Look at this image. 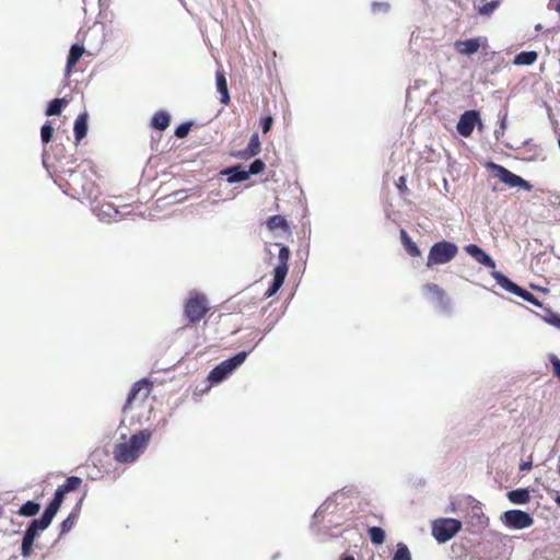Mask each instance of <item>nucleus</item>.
<instances>
[{
  "mask_svg": "<svg viewBox=\"0 0 560 560\" xmlns=\"http://www.w3.org/2000/svg\"><path fill=\"white\" fill-rule=\"evenodd\" d=\"M558 474H559V476H560V465H559V467H558Z\"/></svg>",
  "mask_w": 560,
  "mask_h": 560,
  "instance_id": "61",
  "label": "nucleus"
},
{
  "mask_svg": "<svg viewBox=\"0 0 560 560\" xmlns=\"http://www.w3.org/2000/svg\"><path fill=\"white\" fill-rule=\"evenodd\" d=\"M34 547L35 545L33 544L30 545L28 542L21 541V556L24 559H28L34 552Z\"/></svg>",
  "mask_w": 560,
  "mask_h": 560,
  "instance_id": "50",
  "label": "nucleus"
},
{
  "mask_svg": "<svg viewBox=\"0 0 560 560\" xmlns=\"http://www.w3.org/2000/svg\"><path fill=\"white\" fill-rule=\"evenodd\" d=\"M538 58V54L534 50L521 51L514 57V63L517 66H530Z\"/></svg>",
  "mask_w": 560,
  "mask_h": 560,
  "instance_id": "26",
  "label": "nucleus"
},
{
  "mask_svg": "<svg viewBox=\"0 0 560 560\" xmlns=\"http://www.w3.org/2000/svg\"><path fill=\"white\" fill-rule=\"evenodd\" d=\"M287 275L288 273H284L279 269H273L272 281L270 282L267 291L264 294L266 299L273 296L281 289V287L284 283Z\"/></svg>",
  "mask_w": 560,
  "mask_h": 560,
  "instance_id": "18",
  "label": "nucleus"
},
{
  "mask_svg": "<svg viewBox=\"0 0 560 560\" xmlns=\"http://www.w3.org/2000/svg\"><path fill=\"white\" fill-rule=\"evenodd\" d=\"M340 560H354V557L350 555H345L340 558Z\"/></svg>",
  "mask_w": 560,
  "mask_h": 560,
  "instance_id": "57",
  "label": "nucleus"
},
{
  "mask_svg": "<svg viewBox=\"0 0 560 560\" xmlns=\"http://www.w3.org/2000/svg\"><path fill=\"white\" fill-rule=\"evenodd\" d=\"M67 101L65 98H55L50 101L46 107L45 114L47 116L60 115Z\"/></svg>",
  "mask_w": 560,
  "mask_h": 560,
  "instance_id": "30",
  "label": "nucleus"
},
{
  "mask_svg": "<svg viewBox=\"0 0 560 560\" xmlns=\"http://www.w3.org/2000/svg\"><path fill=\"white\" fill-rule=\"evenodd\" d=\"M335 503L334 497L328 498L324 503L319 505V508L316 510V512L313 515V518H317L319 515H322L324 512H326L332 504Z\"/></svg>",
  "mask_w": 560,
  "mask_h": 560,
  "instance_id": "49",
  "label": "nucleus"
},
{
  "mask_svg": "<svg viewBox=\"0 0 560 560\" xmlns=\"http://www.w3.org/2000/svg\"><path fill=\"white\" fill-rule=\"evenodd\" d=\"M260 152V140L257 132L253 133L249 138L247 147L240 151L236 156L243 160L256 156Z\"/></svg>",
  "mask_w": 560,
  "mask_h": 560,
  "instance_id": "15",
  "label": "nucleus"
},
{
  "mask_svg": "<svg viewBox=\"0 0 560 560\" xmlns=\"http://www.w3.org/2000/svg\"><path fill=\"white\" fill-rule=\"evenodd\" d=\"M290 258V249L285 245H281L278 253V265L275 267V269H279L284 273H288L289 270V261Z\"/></svg>",
  "mask_w": 560,
  "mask_h": 560,
  "instance_id": "27",
  "label": "nucleus"
},
{
  "mask_svg": "<svg viewBox=\"0 0 560 560\" xmlns=\"http://www.w3.org/2000/svg\"><path fill=\"white\" fill-rule=\"evenodd\" d=\"M248 354L249 351H241L235 355L222 361L210 371L208 381L212 385L222 383L246 361Z\"/></svg>",
  "mask_w": 560,
  "mask_h": 560,
  "instance_id": "1",
  "label": "nucleus"
},
{
  "mask_svg": "<svg viewBox=\"0 0 560 560\" xmlns=\"http://www.w3.org/2000/svg\"><path fill=\"white\" fill-rule=\"evenodd\" d=\"M273 119L271 116H265L260 119V127L264 133H267L272 127Z\"/></svg>",
  "mask_w": 560,
  "mask_h": 560,
  "instance_id": "51",
  "label": "nucleus"
},
{
  "mask_svg": "<svg viewBox=\"0 0 560 560\" xmlns=\"http://www.w3.org/2000/svg\"><path fill=\"white\" fill-rule=\"evenodd\" d=\"M487 166L488 168L493 171L495 177H498L505 185L510 187H518L524 189L525 191H530L533 189V185L529 182L514 174L506 167L495 164L493 162H489Z\"/></svg>",
  "mask_w": 560,
  "mask_h": 560,
  "instance_id": "4",
  "label": "nucleus"
},
{
  "mask_svg": "<svg viewBox=\"0 0 560 560\" xmlns=\"http://www.w3.org/2000/svg\"><path fill=\"white\" fill-rule=\"evenodd\" d=\"M93 213L103 222L118 221L125 214L120 212L113 203L104 202L92 207Z\"/></svg>",
  "mask_w": 560,
  "mask_h": 560,
  "instance_id": "8",
  "label": "nucleus"
},
{
  "mask_svg": "<svg viewBox=\"0 0 560 560\" xmlns=\"http://www.w3.org/2000/svg\"><path fill=\"white\" fill-rule=\"evenodd\" d=\"M82 483V479L78 476H70L66 479V481L59 486V488L67 494L69 492H73Z\"/></svg>",
  "mask_w": 560,
  "mask_h": 560,
  "instance_id": "31",
  "label": "nucleus"
},
{
  "mask_svg": "<svg viewBox=\"0 0 560 560\" xmlns=\"http://www.w3.org/2000/svg\"><path fill=\"white\" fill-rule=\"evenodd\" d=\"M38 533L34 532L31 527L26 526V529L24 530L22 541L28 542L30 545H35V540L38 537Z\"/></svg>",
  "mask_w": 560,
  "mask_h": 560,
  "instance_id": "48",
  "label": "nucleus"
},
{
  "mask_svg": "<svg viewBox=\"0 0 560 560\" xmlns=\"http://www.w3.org/2000/svg\"><path fill=\"white\" fill-rule=\"evenodd\" d=\"M476 126H478L479 129L482 128L480 114L476 109H469L460 115L456 125V129L462 137L468 138L474 132Z\"/></svg>",
  "mask_w": 560,
  "mask_h": 560,
  "instance_id": "7",
  "label": "nucleus"
},
{
  "mask_svg": "<svg viewBox=\"0 0 560 560\" xmlns=\"http://www.w3.org/2000/svg\"><path fill=\"white\" fill-rule=\"evenodd\" d=\"M65 497H66V493L58 487L54 492L51 501L61 505L65 500Z\"/></svg>",
  "mask_w": 560,
  "mask_h": 560,
  "instance_id": "53",
  "label": "nucleus"
},
{
  "mask_svg": "<svg viewBox=\"0 0 560 560\" xmlns=\"http://www.w3.org/2000/svg\"><path fill=\"white\" fill-rule=\"evenodd\" d=\"M82 501H83V498H81L79 500V502L75 504V506L73 508V510L70 512V513H75V518L78 520L79 518V514H80V511H81V504H82Z\"/></svg>",
  "mask_w": 560,
  "mask_h": 560,
  "instance_id": "54",
  "label": "nucleus"
},
{
  "mask_svg": "<svg viewBox=\"0 0 560 560\" xmlns=\"http://www.w3.org/2000/svg\"><path fill=\"white\" fill-rule=\"evenodd\" d=\"M147 385H149V381L148 380H141V381L136 382L131 386V388H130V390L128 393L126 402H125L124 408H122L124 411H126L128 408H130V406H131L132 401L136 399L137 395Z\"/></svg>",
  "mask_w": 560,
  "mask_h": 560,
  "instance_id": "25",
  "label": "nucleus"
},
{
  "mask_svg": "<svg viewBox=\"0 0 560 560\" xmlns=\"http://www.w3.org/2000/svg\"><path fill=\"white\" fill-rule=\"evenodd\" d=\"M465 252L480 265L487 268L495 267V261L492 259V257L478 245L468 244L465 246Z\"/></svg>",
  "mask_w": 560,
  "mask_h": 560,
  "instance_id": "9",
  "label": "nucleus"
},
{
  "mask_svg": "<svg viewBox=\"0 0 560 560\" xmlns=\"http://www.w3.org/2000/svg\"><path fill=\"white\" fill-rule=\"evenodd\" d=\"M458 253V246L450 241L442 240L434 243L429 250L427 267L432 268L452 261Z\"/></svg>",
  "mask_w": 560,
  "mask_h": 560,
  "instance_id": "2",
  "label": "nucleus"
},
{
  "mask_svg": "<svg viewBox=\"0 0 560 560\" xmlns=\"http://www.w3.org/2000/svg\"><path fill=\"white\" fill-rule=\"evenodd\" d=\"M114 456L118 463L126 464L136 462L140 455L138 454V452L131 448L129 442H126L119 443L115 446Z\"/></svg>",
  "mask_w": 560,
  "mask_h": 560,
  "instance_id": "10",
  "label": "nucleus"
},
{
  "mask_svg": "<svg viewBox=\"0 0 560 560\" xmlns=\"http://www.w3.org/2000/svg\"><path fill=\"white\" fill-rule=\"evenodd\" d=\"M555 502L560 506V494H557Z\"/></svg>",
  "mask_w": 560,
  "mask_h": 560,
  "instance_id": "58",
  "label": "nucleus"
},
{
  "mask_svg": "<svg viewBox=\"0 0 560 560\" xmlns=\"http://www.w3.org/2000/svg\"><path fill=\"white\" fill-rule=\"evenodd\" d=\"M549 361L553 369V374L560 378V359L557 358L555 354H551L549 357Z\"/></svg>",
  "mask_w": 560,
  "mask_h": 560,
  "instance_id": "52",
  "label": "nucleus"
},
{
  "mask_svg": "<svg viewBox=\"0 0 560 560\" xmlns=\"http://www.w3.org/2000/svg\"><path fill=\"white\" fill-rule=\"evenodd\" d=\"M400 240L405 250L412 257L421 256L418 245L411 240L405 230H400Z\"/></svg>",
  "mask_w": 560,
  "mask_h": 560,
  "instance_id": "24",
  "label": "nucleus"
},
{
  "mask_svg": "<svg viewBox=\"0 0 560 560\" xmlns=\"http://www.w3.org/2000/svg\"><path fill=\"white\" fill-rule=\"evenodd\" d=\"M226 180L231 184L247 180L249 178L246 167L242 164H236L221 171Z\"/></svg>",
  "mask_w": 560,
  "mask_h": 560,
  "instance_id": "12",
  "label": "nucleus"
},
{
  "mask_svg": "<svg viewBox=\"0 0 560 560\" xmlns=\"http://www.w3.org/2000/svg\"><path fill=\"white\" fill-rule=\"evenodd\" d=\"M60 506V504L50 500L47 506L45 508L43 514L52 521L56 514L58 513Z\"/></svg>",
  "mask_w": 560,
  "mask_h": 560,
  "instance_id": "45",
  "label": "nucleus"
},
{
  "mask_svg": "<svg viewBox=\"0 0 560 560\" xmlns=\"http://www.w3.org/2000/svg\"><path fill=\"white\" fill-rule=\"evenodd\" d=\"M533 464L530 460H527V462H523L520 464V470L521 471H527L532 468Z\"/></svg>",
  "mask_w": 560,
  "mask_h": 560,
  "instance_id": "55",
  "label": "nucleus"
},
{
  "mask_svg": "<svg viewBox=\"0 0 560 560\" xmlns=\"http://www.w3.org/2000/svg\"><path fill=\"white\" fill-rule=\"evenodd\" d=\"M208 312L207 299L203 294L191 295L185 304V315L190 323L200 322Z\"/></svg>",
  "mask_w": 560,
  "mask_h": 560,
  "instance_id": "5",
  "label": "nucleus"
},
{
  "mask_svg": "<svg viewBox=\"0 0 560 560\" xmlns=\"http://www.w3.org/2000/svg\"><path fill=\"white\" fill-rule=\"evenodd\" d=\"M188 197L187 189H179L168 195L166 198L168 199V203H179L184 201Z\"/></svg>",
  "mask_w": 560,
  "mask_h": 560,
  "instance_id": "43",
  "label": "nucleus"
},
{
  "mask_svg": "<svg viewBox=\"0 0 560 560\" xmlns=\"http://www.w3.org/2000/svg\"><path fill=\"white\" fill-rule=\"evenodd\" d=\"M544 320L549 325L560 329V314L551 311L550 308H545Z\"/></svg>",
  "mask_w": 560,
  "mask_h": 560,
  "instance_id": "38",
  "label": "nucleus"
},
{
  "mask_svg": "<svg viewBox=\"0 0 560 560\" xmlns=\"http://www.w3.org/2000/svg\"><path fill=\"white\" fill-rule=\"evenodd\" d=\"M462 529V523L455 518H441L432 523V535L440 544L451 540Z\"/></svg>",
  "mask_w": 560,
  "mask_h": 560,
  "instance_id": "3",
  "label": "nucleus"
},
{
  "mask_svg": "<svg viewBox=\"0 0 560 560\" xmlns=\"http://www.w3.org/2000/svg\"><path fill=\"white\" fill-rule=\"evenodd\" d=\"M60 506V504L50 500L47 506L45 508L43 514L52 521L56 514L58 513Z\"/></svg>",
  "mask_w": 560,
  "mask_h": 560,
  "instance_id": "44",
  "label": "nucleus"
},
{
  "mask_svg": "<svg viewBox=\"0 0 560 560\" xmlns=\"http://www.w3.org/2000/svg\"><path fill=\"white\" fill-rule=\"evenodd\" d=\"M192 124L189 121L183 122L175 129V136L179 139L186 138L191 129Z\"/></svg>",
  "mask_w": 560,
  "mask_h": 560,
  "instance_id": "46",
  "label": "nucleus"
},
{
  "mask_svg": "<svg viewBox=\"0 0 560 560\" xmlns=\"http://www.w3.org/2000/svg\"><path fill=\"white\" fill-rule=\"evenodd\" d=\"M491 276L495 279L497 283L504 289L505 291L516 294L520 285L513 282L509 277H506L501 271H492Z\"/></svg>",
  "mask_w": 560,
  "mask_h": 560,
  "instance_id": "21",
  "label": "nucleus"
},
{
  "mask_svg": "<svg viewBox=\"0 0 560 560\" xmlns=\"http://www.w3.org/2000/svg\"><path fill=\"white\" fill-rule=\"evenodd\" d=\"M535 28H536V30H540V28H541L540 24L536 25V27H535Z\"/></svg>",
  "mask_w": 560,
  "mask_h": 560,
  "instance_id": "60",
  "label": "nucleus"
},
{
  "mask_svg": "<svg viewBox=\"0 0 560 560\" xmlns=\"http://www.w3.org/2000/svg\"><path fill=\"white\" fill-rule=\"evenodd\" d=\"M54 136V127L50 122H45L40 128V139L44 144H47Z\"/></svg>",
  "mask_w": 560,
  "mask_h": 560,
  "instance_id": "40",
  "label": "nucleus"
},
{
  "mask_svg": "<svg viewBox=\"0 0 560 560\" xmlns=\"http://www.w3.org/2000/svg\"><path fill=\"white\" fill-rule=\"evenodd\" d=\"M151 436L152 433L148 429L140 430L137 433L132 434L129 440L131 448H133L136 452H138L139 455H141L145 451Z\"/></svg>",
  "mask_w": 560,
  "mask_h": 560,
  "instance_id": "11",
  "label": "nucleus"
},
{
  "mask_svg": "<svg viewBox=\"0 0 560 560\" xmlns=\"http://www.w3.org/2000/svg\"><path fill=\"white\" fill-rule=\"evenodd\" d=\"M491 276L495 279L497 283L504 289L505 291L516 294L520 285L513 282L509 277H506L501 271H492Z\"/></svg>",
  "mask_w": 560,
  "mask_h": 560,
  "instance_id": "20",
  "label": "nucleus"
},
{
  "mask_svg": "<svg viewBox=\"0 0 560 560\" xmlns=\"http://www.w3.org/2000/svg\"><path fill=\"white\" fill-rule=\"evenodd\" d=\"M89 130V114L83 112L79 114L74 121L73 131L77 142H80L88 133Z\"/></svg>",
  "mask_w": 560,
  "mask_h": 560,
  "instance_id": "16",
  "label": "nucleus"
},
{
  "mask_svg": "<svg viewBox=\"0 0 560 560\" xmlns=\"http://www.w3.org/2000/svg\"><path fill=\"white\" fill-rule=\"evenodd\" d=\"M480 48V38H469L465 40H457L455 43V49L465 56H471L476 54Z\"/></svg>",
  "mask_w": 560,
  "mask_h": 560,
  "instance_id": "14",
  "label": "nucleus"
},
{
  "mask_svg": "<svg viewBox=\"0 0 560 560\" xmlns=\"http://www.w3.org/2000/svg\"><path fill=\"white\" fill-rule=\"evenodd\" d=\"M369 535L372 544L381 545L385 540V530L378 526H372L369 528Z\"/></svg>",
  "mask_w": 560,
  "mask_h": 560,
  "instance_id": "34",
  "label": "nucleus"
},
{
  "mask_svg": "<svg viewBox=\"0 0 560 560\" xmlns=\"http://www.w3.org/2000/svg\"><path fill=\"white\" fill-rule=\"evenodd\" d=\"M515 295L535 306H539V307L541 306V303L539 302V300L532 292L527 291L526 289H524L522 287L518 288Z\"/></svg>",
  "mask_w": 560,
  "mask_h": 560,
  "instance_id": "37",
  "label": "nucleus"
},
{
  "mask_svg": "<svg viewBox=\"0 0 560 560\" xmlns=\"http://www.w3.org/2000/svg\"><path fill=\"white\" fill-rule=\"evenodd\" d=\"M69 179L73 185H80L82 189V195L86 196L88 198H96L97 191H95L94 186L92 183H81L82 182V175L81 173L77 171L69 170Z\"/></svg>",
  "mask_w": 560,
  "mask_h": 560,
  "instance_id": "13",
  "label": "nucleus"
},
{
  "mask_svg": "<svg viewBox=\"0 0 560 560\" xmlns=\"http://www.w3.org/2000/svg\"><path fill=\"white\" fill-rule=\"evenodd\" d=\"M39 510L40 504L38 502L28 500L20 506L18 514L21 516L32 517L35 516Z\"/></svg>",
  "mask_w": 560,
  "mask_h": 560,
  "instance_id": "28",
  "label": "nucleus"
},
{
  "mask_svg": "<svg viewBox=\"0 0 560 560\" xmlns=\"http://www.w3.org/2000/svg\"><path fill=\"white\" fill-rule=\"evenodd\" d=\"M501 521L511 529H524L534 524V518L528 512L517 509L505 511L501 516Z\"/></svg>",
  "mask_w": 560,
  "mask_h": 560,
  "instance_id": "6",
  "label": "nucleus"
},
{
  "mask_svg": "<svg viewBox=\"0 0 560 560\" xmlns=\"http://www.w3.org/2000/svg\"><path fill=\"white\" fill-rule=\"evenodd\" d=\"M84 52V47L79 44H73L70 47L69 55L67 58L65 74L69 77L71 74L72 68L77 65Z\"/></svg>",
  "mask_w": 560,
  "mask_h": 560,
  "instance_id": "17",
  "label": "nucleus"
},
{
  "mask_svg": "<svg viewBox=\"0 0 560 560\" xmlns=\"http://www.w3.org/2000/svg\"><path fill=\"white\" fill-rule=\"evenodd\" d=\"M51 522V520L42 514L40 517L32 520L27 526L39 534L46 530L50 526Z\"/></svg>",
  "mask_w": 560,
  "mask_h": 560,
  "instance_id": "29",
  "label": "nucleus"
},
{
  "mask_svg": "<svg viewBox=\"0 0 560 560\" xmlns=\"http://www.w3.org/2000/svg\"><path fill=\"white\" fill-rule=\"evenodd\" d=\"M266 224L270 231L288 228L285 218L278 214L269 217Z\"/></svg>",
  "mask_w": 560,
  "mask_h": 560,
  "instance_id": "32",
  "label": "nucleus"
},
{
  "mask_svg": "<svg viewBox=\"0 0 560 560\" xmlns=\"http://www.w3.org/2000/svg\"><path fill=\"white\" fill-rule=\"evenodd\" d=\"M272 327H273V324H268V327H267L266 331L271 330Z\"/></svg>",
  "mask_w": 560,
  "mask_h": 560,
  "instance_id": "59",
  "label": "nucleus"
},
{
  "mask_svg": "<svg viewBox=\"0 0 560 560\" xmlns=\"http://www.w3.org/2000/svg\"><path fill=\"white\" fill-rule=\"evenodd\" d=\"M390 9V5L388 2H373L371 5V10L374 14L377 13H387Z\"/></svg>",
  "mask_w": 560,
  "mask_h": 560,
  "instance_id": "47",
  "label": "nucleus"
},
{
  "mask_svg": "<svg viewBox=\"0 0 560 560\" xmlns=\"http://www.w3.org/2000/svg\"><path fill=\"white\" fill-rule=\"evenodd\" d=\"M397 187L400 190V192H404L402 189H406V178L404 176H400L398 178Z\"/></svg>",
  "mask_w": 560,
  "mask_h": 560,
  "instance_id": "56",
  "label": "nucleus"
},
{
  "mask_svg": "<svg viewBox=\"0 0 560 560\" xmlns=\"http://www.w3.org/2000/svg\"><path fill=\"white\" fill-rule=\"evenodd\" d=\"M423 290L432 296L436 298L442 305L444 304L445 292L438 284L427 283L423 287Z\"/></svg>",
  "mask_w": 560,
  "mask_h": 560,
  "instance_id": "33",
  "label": "nucleus"
},
{
  "mask_svg": "<svg viewBox=\"0 0 560 560\" xmlns=\"http://www.w3.org/2000/svg\"><path fill=\"white\" fill-rule=\"evenodd\" d=\"M508 127V113H500V124L499 127L494 130V137L497 140H500L503 137Z\"/></svg>",
  "mask_w": 560,
  "mask_h": 560,
  "instance_id": "42",
  "label": "nucleus"
},
{
  "mask_svg": "<svg viewBox=\"0 0 560 560\" xmlns=\"http://www.w3.org/2000/svg\"><path fill=\"white\" fill-rule=\"evenodd\" d=\"M215 84L217 90L220 93V101L222 104H228L230 102V94L228 89V81L225 74L222 70H217L215 72Z\"/></svg>",
  "mask_w": 560,
  "mask_h": 560,
  "instance_id": "19",
  "label": "nucleus"
},
{
  "mask_svg": "<svg viewBox=\"0 0 560 560\" xmlns=\"http://www.w3.org/2000/svg\"><path fill=\"white\" fill-rule=\"evenodd\" d=\"M506 497L513 504H526L530 500L529 491L526 488L511 490L508 492Z\"/></svg>",
  "mask_w": 560,
  "mask_h": 560,
  "instance_id": "23",
  "label": "nucleus"
},
{
  "mask_svg": "<svg viewBox=\"0 0 560 560\" xmlns=\"http://www.w3.org/2000/svg\"><path fill=\"white\" fill-rule=\"evenodd\" d=\"M265 162L260 159L254 160L248 168H246L248 176L260 174L265 170Z\"/></svg>",
  "mask_w": 560,
  "mask_h": 560,
  "instance_id": "41",
  "label": "nucleus"
},
{
  "mask_svg": "<svg viewBox=\"0 0 560 560\" xmlns=\"http://www.w3.org/2000/svg\"><path fill=\"white\" fill-rule=\"evenodd\" d=\"M393 560H411V553L405 544L399 542L397 545Z\"/></svg>",
  "mask_w": 560,
  "mask_h": 560,
  "instance_id": "39",
  "label": "nucleus"
},
{
  "mask_svg": "<svg viewBox=\"0 0 560 560\" xmlns=\"http://www.w3.org/2000/svg\"><path fill=\"white\" fill-rule=\"evenodd\" d=\"M171 122V115L167 112L160 110L155 113L151 119V127L159 131H164L168 128Z\"/></svg>",
  "mask_w": 560,
  "mask_h": 560,
  "instance_id": "22",
  "label": "nucleus"
},
{
  "mask_svg": "<svg viewBox=\"0 0 560 560\" xmlns=\"http://www.w3.org/2000/svg\"><path fill=\"white\" fill-rule=\"evenodd\" d=\"M500 5V0H491L478 7L477 11L482 16H490Z\"/></svg>",
  "mask_w": 560,
  "mask_h": 560,
  "instance_id": "36",
  "label": "nucleus"
},
{
  "mask_svg": "<svg viewBox=\"0 0 560 560\" xmlns=\"http://www.w3.org/2000/svg\"><path fill=\"white\" fill-rule=\"evenodd\" d=\"M75 513H70L61 523H60V533L59 537L68 534L77 523Z\"/></svg>",
  "mask_w": 560,
  "mask_h": 560,
  "instance_id": "35",
  "label": "nucleus"
}]
</instances>
